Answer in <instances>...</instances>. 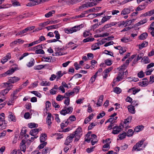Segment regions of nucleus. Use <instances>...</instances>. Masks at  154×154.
I'll list each match as a JSON object with an SVG mask.
<instances>
[{"label":"nucleus","mask_w":154,"mask_h":154,"mask_svg":"<svg viewBox=\"0 0 154 154\" xmlns=\"http://www.w3.org/2000/svg\"><path fill=\"white\" fill-rule=\"evenodd\" d=\"M144 140H141L137 143L133 147L132 151H139L143 150L145 148V146H143V145Z\"/></svg>","instance_id":"f257e3e1"},{"label":"nucleus","mask_w":154,"mask_h":154,"mask_svg":"<svg viewBox=\"0 0 154 154\" xmlns=\"http://www.w3.org/2000/svg\"><path fill=\"white\" fill-rule=\"evenodd\" d=\"M83 27L82 24L75 26L71 28H65L64 31L67 34L72 33L74 32H76L79 30Z\"/></svg>","instance_id":"f03ea898"},{"label":"nucleus","mask_w":154,"mask_h":154,"mask_svg":"<svg viewBox=\"0 0 154 154\" xmlns=\"http://www.w3.org/2000/svg\"><path fill=\"white\" fill-rule=\"evenodd\" d=\"M7 122L5 120V114L4 113L0 114V128L5 129L7 126Z\"/></svg>","instance_id":"7ed1b4c3"},{"label":"nucleus","mask_w":154,"mask_h":154,"mask_svg":"<svg viewBox=\"0 0 154 154\" xmlns=\"http://www.w3.org/2000/svg\"><path fill=\"white\" fill-rule=\"evenodd\" d=\"M73 108L72 107H67L65 106L60 112V113L62 115L65 116L67 114H71Z\"/></svg>","instance_id":"20e7f679"},{"label":"nucleus","mask_w":154,"mask_h":154,"mask_svg":"<svg viewBox=\"0 0 154 154\" xmlns=\"http://www.w3.org/2000/svg\"><path fill=\"white\" fill-rule=\"evenodd\" d=\"M91 133V132L90 131L88 132L87 134H86V137L85 138V141L89 143L91 140L92 139L95 140V139H97V136L94 134H92L90 135Z\"/></svg>","instance_id":"39448f33"},{"label":"nucleus","mask_w":154,"mask_h":154,"mask_svg":"<svg viewBox=\"0 0 154 154\" xmlns=\"http://www.w3.org/2000/svg\"><path fill=\"white\" fill-rule=\"evenodd\" d=\"M133 7H129L127 8H124L121 12V14L122 15H125L129 14L131 11H133Z\"/></svg>","instance_id":"423d86ee"},{"label":"nucleus","mask_w":154,"mask_h":154,"mask_svg":"<svg viewBox=\"0 0 154 154\" xmlns=\"http://www.w3.org/2000/svg\"><path fill=\"white\" fill-rule=\"evenodd\" d=\"M74 137V134H70L69 136L67 137L64 144L66 145H68L72 141Z\"/></svg>","instance_id":"0eeeda50"},{"label":"nucleus","mask_w":154,"mask_h":154,"mask_svg":"<svg viewBox=\"0 0 154 154\" xmlns=\"http://www.w3.org/2000/svg\"><path fill=\"white\" fill-rule=\"evenodd\" d=\"M124 72L122 70H119L118 73V76L116 77V81H119L123 79H125V77L124 75Z\"/></svg>","instance_id":"6e6552de"},{"label":"nucleus","mask_w":154,"mask_h":154,"mask_svg":"<svg viewBox=\"0 0 154 154\" xmlns=\"http://www.w3.org/2000/svg\"><path fill=\"white\" fill-rule=\"evenodd\" d=\"M51 113H48V116L46 119V122L48 125V128H50L51 125L52 124L51 121Z\"/></svg>","instance_id":"1a4fd4ad"},{"label":"nucleus","mask_w":154,"mask_h":154,"mask_svg":"<svg viewBox=\"0 0 154 154\" xmlns=\"http://www.w3.org/2000/svg\"><path fill=\"white\" fill-rule=\"evenodd\" d=\"M113 130L112 133L113 134H117L119 133L122 129L121 126H115L113 128Z\"/></svg>","instance_id":"9d476101"},{"label":"nucleus","mask_w":154,"mask_h":154,"mask_svg":"<svg viewBox=\"0 0 154 154\" xmlns=\"http://www.w3.org/2000/svg\"><path fill=\"white\" fill-rule=\"evenodd\" d=\"M9 115L8 117V120L9 121H13L15 122L16 121V119L15 116L12 114V112L9 111L8 112Z\"/></svg>","instance_id":"9b49d317"},{"label":"nucleus","mask_w":154,"mask_h":154,"mask_svg":"<svg viewBox=\"0 0 154 154\" xmlns=\"http://www.w3.org/2000/svg\"><path fill=\"white\" fill-rule=\"evenodd\" d=\"M82 128L80 127H79L72 134L74 135V137L75 136H81L82 135Z\"/></svg>","instance_id":"f8f14e48"},{"label":"nucleus","mask_w":154,"mask_h":154,"mask_svg":"<svg viewBox=\"0 0 154 154\" xmlns=\"http://www.w3.org/2000/svg\"><path fill=\"white\" fill-rule=\"evenodd\" d=\"M20 78L16 76L11 77L9 79V82L11 83L16 82L20 80Z\"/></svg>","instance_id":"ddd939ff"},{"label":"nucleus","mask_w":154,"mask_h":154,"mask_svg":"<svg viewBox=\"0 0 154 154\" xmlns=\"http://www.w3.org/2000/svg\"><path fill=\"white\" fill-rule=\"evenodd\" d=\"M143 81L139 82V85L142 86H146L147 85L149 84L148 79L146 78H144Z\"/></svg>","instance_id":"4468645a"},{"label":"nucleus","mask_w":154,"mask_h":154,"mask_svg":"<svg viewBox=\"0 0 154 154\" xmlns=\"http://www.w3.org/2000/svg\"><path fill=\"white\" fill-rule=\"evenodd\" d=\"M140 89L135 88H133L130 89L128 91V92L132 93L133 94H135L136 93L140 91Z\"/></svg>","instance_id":"2eb2a0df"},{"label":"nucleus","mask_w":154,"mask_h":154,"mask_svg":"<svg viewBox=\"0 0 154 154\" xmlns=\"http://www.w3.org/2000/svg\"><path fill=\"white\" fill-rule=\"evenodd\" d=\"M34 0H32L31 1H29L30 2L27 4L26 5V6H27L32 7L37 4H40V2H39V1L36 2Z\"/></svg>","instance_id":"dca6fc26"},{"label":"nucleus","mask_w":154,"mask_h":154,"mask_svg":"<svg viewBox=\"0 0 154 154\" xmlns=\"http://www.w3.org/2000/svg\"><path fill=\"white\" fill-rule=\"evenodd\" d=\"M39 132L38 128H35L32 129L29 132V134L32 136H35Z\"/></svg>","instance_id":"f3484780"},{"label":"nucleus","mask_w":154,"mask_h":154,"mask_svg":"<svg viewBox=\"0 0 154 154\" xmlns=\"http://www.w3.org/2000/svg\"><path fill=\"white\" fill-rule=\"evenodd\" d=\"M9 83L7 82L4 83L2 84V86L4 87H5L8 86L6 89L8 90V91L12 89L13 87V85H9Z\"/></svg>","instance_id":"a211bd4d"},{"label":"nucleus","mask_w":154,"mask_h":154,"mask_svg":"<svg viewBox=\"0 0 154 154\" xmlns=\"http://www.w3.org/2000/svg\"><path fill=\"white\" fill-rule=\"evenodd\" d=\"M15 69H12L10 70H9L7 71L5 73L3 74L2 75L3 76H6L8 75H10L13 73L16 70Z\"/></svg>","instance_id":"6ab92c4d"},{"label":"nucleus","mask_w":154,"mask_h":154,"mask_svg":"<svg viewBox=\"0 0 154 154\" xmlns=\"http://www.w3.org/2000/svg\"><path fill=\"white\" fill-rule=\"evenodd\" d=\"M148 21V20L147 19L145 18L143 20H140L139 22L137 23L135 25V26L136 27H138L140 26V25L143 24L145 23H146Z\"/></svg>","instance_id":"aec40b11"},{"label":"nucleus","mask_w":154,"mask_h":154,"mask_svg":"<svg viewBox=\"0 0 154 154\" xmlns=\"http://www.w3.org/2000/svg\"><path fill=\"white\" fill-rule=\"evenodd\" d=\"M100 45H101V44L100 42H98L93 45L91 47L92 50H95L100 49Z\"/></svg>","instance_id":"412c9836"},{"label":"nucleus","mask_w":154,"mask_h":154,"mask_svg":"<svg viewBox=\"0 0 154 154\" xmlns=\"http://www.w3.org/2000/svg\"><path fill=\"white\" fill-rule=\"evenodd\" d=\"M17 94L14 91L11 94L10 100H11V102H14V101L17 98Z\"/></svg>","instance_id":"4be33fe9"},{"label":"nucleus","mask_w":154,"mask_h":154,"mask_svg":"<svg viewBox=\"0 0 154 154\" xmlns=\"http://www.w3.org/2000/svg\"><path fill=\"white\" fill-rule=\"evenodd\" d=\"M129 112L132 114H134L135 112V108L133 106L129 105L128 107Z\"/></svg>","instance_id":"5701e85b"},{"label":"nucleus","mask_w":154,"mask_h":154,"mask_svg":"<svg viewBox=\"0 0 154 154\" xmlns=\"http://www.w3.org/2000/svg\"><path fill=\"white\" fill-rule=\"evenodd\" d=\"M153 14H154V10H151L148 12L145 13L144 14H142L141 16H150L152 15Z\"/></svg>","instance_id":"b1692460"},{"label":"nucleus","mask_w":154,"mask_h":154,"mask_svg":"<svg viewBox=\"0 0 154 154\" xmlns=\"http://www.w3.org/2000/svg\"><path fill=\"white\" fill-rule=\"evenodd\" d=\"M112 17L111 16H106L103 17L101 20V22L102 23H104L105 22L109 20Z\"/></svg>","instance_id":"393cba45"},{"label":"nucleus","mask_w":154,"mask_h":154,"mask_svg":"<svg viewBox=\"0 0 154 154\" xmlns=\"http://www.w3.org/2000/svg\"><path fill=\"white\" fill-rule=\"evenodd\" d=\"M148 45V42L145 41L143 42L142 43L140 44L139 45V48L140 49H141L147 46Z\"/></svg>","instance_id":"a878e982"},{"label":"nucleus","mask_w":154,"mask_h":154,"mask_svg":"<svg viewBox=\"0 0 154 154\" xmlns=\"http://www.w3.org/2000/svg\"><path fill=\"white\" fill-rule=\"evenodd\" d=\"M86 4L87 7H92L97 5L94 0H90V2H88Z\"/></svg>","instance_id":"bb28decb"},{"label":"nucleus","mask_w":154,"mask_h":154,"mask_svg":"<svg viewBox=\"0 0 154 154\" xmlns=\"http://www.w3.org/2000/svg\"><path fill=\"white\" fill-rule=\"evenodd\" d=\"M148 34L146 32H144L141 34L139 37V39L140 40L145 39L147 37Z\"/></svg>","instance_id":"cd10ccee"},{"label":"nucleus","mask_w":154,"mask_h":154,"mask_svg":"<svg viewBox=\"0 0 154 154\" xmlns=\"http://www.w3.org/2000/svg\"><path fill=\"white\" fill-rule=\"evenodd\" d=\"M34 27L32 26V27H28L25 29H23L22 31V33L23 34L26 33L27 32L29 31H30L34 29Z\"/></svg>","instance_id":"c85d7f7f"},{"label":"nucleus","mask_w":154,"mask_h":154,"mask_svg":"<svg viewBox=\"0 0 154 154\" xmlns=\"http://www.w3.org/2000/svg\"><path fill=\"white\" fill-rule=\"evenodd\" d=\"M55 11L54 10H52L50 11L49 12L46 13L45 15V17L48 18L52 16L53 14H54L55 13Z\"/></svg>","instance_id":"c756f323"},{"label":"nucleus","mask_w":154,"mask_h":154,"mask_svg":"<svg viewBox=\"0 0 154 154\" xmlns=\"http://www.w3.org/2000/svg\"><path fill=\"white\" fill-rule=\"evenodd\" d=\"M28 126L30 128H32L38 127V125L35 123H30L28 124Z\"/></svg>","instance_id":"7c9ffc66"},{"label":"nucleus","mask_w":154,"mask_h":154,"mask_svg":"<svg viewBox=\"0 0 154 154\" xmlns=\"http://www.w3.org/2000/svg\"><path fill=\"white\" fill-rule=\"evenodd\" d=\"M11 3L15 7L20 6V4L19 2L16 1V0H12Z\"/></svg>","instance_id":"2f4dec72"},{"label":"nucleus","mask_w":154,"mask_h":154,"mask_svg":"<svg viewBox=\"0 0 154 154\" xmlns=\"http://www.w3.org/2000/svg\"><path fill=\"white\" fill-rule=\"evenodd\" d=\"M46 135L45 134H42L40 137V139L41 142H44L46 140Z\"/></svg>","instance_id":"473e14b6"},{"label":"nucleus","mask_w":154,"mask_h":154,"mask_svg":"<svg viewBox=\"0 0 154 154\" xmlns=\"http://www.w3.org/2000/svg\"><path fill=\"white\" fill-rule=\"evenodd\" d=\"M45 66V65H40L35 66L34 67V69H35L40 70L44 67Z\"/></svg>","instance_id":"72a5a7b5"},{"label":"nucleus","mask_w":154,"mask_h":154,"mask_svg":"<svg viewBox=\"0 0 154 154\" xmlns=\"http://www.w3.org/2000/svg\"><path fill=\"white\" fill-rule=\"evenodd\" d=\"M110 27H111V26L109 23L106 24L105 25V26L102 28L100 29H99V30L100 32H101L103 31L105 29H107Z\"/></svg>","instance_id":"f704fd0d"},{"label":"nucleus","mask_w":154,"mask_h":154,"mask_svg":"<svg viewBox=\"0 0 154 154\" xmlns=\"http://www.w3.org/2000/svg\"><path fill=\"white\" fill-rule=\"evenodd\" d=\"M43 58L44 60V61L46 62H52L51 57H44Z\"/></svg>","instance_id":"c9c22d12"},{"label":"nucleus","mask_w":154,"mask_h":154,"mask_svg":"<svg viewBox=\"0 0 154 154\" xmlns=\"http://www.w3.org/2000/svg\"><path fill=\"white\" fill-rule=\"evenodd\" d=\"M34 59H32L27 64V66L29 67H30L33 66L34 65Z\"/></svg>","instance_id":"e433bc0d"},{"label":"nucleus","mask_w":154,"mask_h":154,"mask_svg":"<svg viewBox=\"0 0 154 154\" xmlns=\"http://www.w3.org/2000/svg\"><path fill=\"white\" fill-rule=\"evenodd\" d=\"M30 92L35 94L37 97L40 98L42 97V95L36 91H31Z\"/></svg>","instance_id":"4c0bfd02"},{"label":"nucleus","mask_w":154,"mask_h":154,"mask_svg":"<svg viewBox=\"0 0 154 154\" xmlns=\"http://www.w3.org/2000/svg\"><path fill=\"white\" fill-rule=\"evenodd\" d=\"M65 96H62L61 95H58L56 97V100L58 101H60L64 98H65Z\"/></svg>","instance_id":"58836bf2"},{"label":"nucleus","mask_w":154,"mask_h":154,"mask_svg":"<svg viewBox=\"0 0 154 154\" xmlns=\"http://www.w3.org/2000/svg\"><path fill=\"white\" fill-rule=\"evenodd\" d=\"M65 74V73H62L61 71H58L56 74L57 76V79H59Z\"/></svg>","instance_id":"ea45409f"},{"label":"nucleus","mask_w":154,"mask_h":154,"mask_svg":"<svg viewBox=\"0 0 154 154\" xmlns=\"http://www.w3.org/2000/svg\"><path fill=\"white\" fill-rule=\"evenodd\" d=\"M41 86H49L50 85V83L47 81H42L40 84Z\"/></svg>","instance_id":"a19ab883"},{"label":"nucleus","mask_w":154,"mask_h":154,"mask_svg":"<svg viewBox=\"0 0 154 154\" xmlns=\"http://www.w3.org/2000/svg\"><path fill=\"white\" fill-rule=\"evenodd\" d=\"M54 33L55 35V37L58 40V41L60 42L61 41L58 40L60 39V35L59 33L57 31H55L54 32Z\"/></svg>","instance_id":"79ce46f5"},{"label":"nucleus","mask_w":154,"mask_h":154,"mask_svg":"<svg viewBox=\"0 0 154 154\" xmlns=\"http://www.w3.org/2000/svg\"><path fill=\"white\" fill-rule=\"evenodd\" d=\"M122 91L121 89L119 87H116L114 89L113 91L117 94H120Z\"/></svg>","instance_id":"37998d69"},{"label":"nucleus","mask_w":154,"mask_h":154,"mask_svg":"<svg viewBox=\"0 0 154 154\" xmlns=\"http://www.w3.org/2000/svg\"><path fill=\"white\" fill-rule=\"evenodd\" d=\"M133 133L134 131L132 129H129L128 130L126 135L128 137H130L133 135Z\"/></svg>","instance_id":"c03bdc74"},{"label":"nucleus","mask_w":154,"mask_h":154,"mask_svg":"<svg viewBox=\"0 0 154 154\" xmlns=\"http://www.w3.org/2000/svg\"><path fill=\"white\" fill-rule=\"evenodd\" d=\"M132 119L131 116H128L124 121V123L125 124H127L131 122Z\"/></svg>","instance_id":"a18cd8bd"},{"label":"nucleus","mask_w":154,"mask_h":154,"mask_svg":"<svg viewBox=\"0 0 154 154\" xmlns=\"http://www.w3.org/2000/svg\"><path fill=\"white\" fill-rule=\"evenodd\" d=\"M126 135V133H123L122 134H120L119 135V137L120 140H122L125 138Z\"/></svg>","instance_id":"49530a36"},{"label":"nucleus","mask_w":154,"mask_h":154,"mask_svg":"<svg viewBox=\"0 0 154 154\" xmlns=\"http://www.w3.org/2000/svg\"><path fill=\"white\" fill-rule=\"evenodd\" d=\"M58 27L57 25H54L50 26L46 28L48 30H49L51 29H54L57 28Z\"/></svg>","instance_id":"de8ad7c7"},{"label":"nucleus","mask_w":154,"mask_h":154,"mask_svg":"<svg viewBox=\"0 0 154 154\" xmlns=\"http://www.w3.org/2000/svg\"><path fill=\"white\" fill-rule=\"evenodd\" d=\"M8 92V90L5 89L2 90L0 92V94L4 96L6 94H7Z\"/></svg>","instance_id":"09e8293b"},{"label":"nucleus","mask_w":154,"mask_h":154,"mask_svg":"<svg viewBox=\"0 0 154 154\" xmlns=\"http://www.w3.org/2000/svg\"><path fill=\"white\" fill-rule=\"evenodd\" d=\"M74 93V91H72L70 92H67L65 94V96L66 97H69L70 96L73 95Z\"/></svg>","instance_id":"8fccbe9b"},{"label":"nucleus","mask_w":154,"mask_h":154,"mask_svg":"<svg viewBox=\"0 0 154 154\" xmlns=\"http://www.w3.org/2000/svg\"><path fill=\"white\" fill-rule=\"evenodd\" d=\"M50 152V149L48 148H46L42 150V153L43 154H46Z\"/></svg>","instance_id":"3c124183"},{"label":"nucleus","mask_w":154,"mask_h":154,"mask_svg":"<svg viewBox=\"0 0 154 154\" xmlns=\"http://www.w3.org/2000/svg\"><path fill=\"white\" fill-rule=\"evenodd\" d=\"M105 115V113L104 111H102L101 113H100L97 115V119L102 118Z\"/></svg>","instance_id":"603ef678"},{"label":"nucleus","mask_w":154,"mask_h":154,"mask_svg":"<svg viewBox=\"0 0 154 154\" xmlns=\"http://www.w3.org/2000/svg\"><path fill=\"white\" fill-rule=\"evenodd\" d=\"M134 20L133 19L132 20H127L125 22V26H127L130 25L132 22L134 21Z\"/></svg>","instance_id":"864d4df0"},{"label":"nucleus","mask_w":154,"mask_h":154,"mask_svg":"<svg viewBox=\"0 0 154 154\" xmlns=\"http://www.w3.org/2000/svg\"><path fill=\"white\" fill-rule=\"evenodd\" d=\"M45 40V37L43 36H41L39 38V39L36 40L37 43H39L41 42L44 41Z\"/></svg>","instance_id":"5fc2aeb1"},{"label":"nucleus","mask_w":154,"mask_h":154,"mask_svg":"<svg viewBox=\"0 0 154 154\" xmlns=\"http://www.w3.org/2000/svg\"><path fill=\"white\" fill-rule=\"evenodd\" d=\"M145 8V6L144 5H139L136 9V11H140L142 10L143 9Z\"/></svg>","instance_id":"6e6d98bb"},{"label":"nucleus","mask_w":154,"mask_h":154,"mask_svg":"<svg viewBox=\"0 0 154 154\" xmlns=\"http://www.w3.org/2000/svg\"><path fill=\"white\" fill-rule=\"evenodd\" d=\"M105 63L106 64L109 66L111 65L112 64L111 60L109 59L106 60H105Z\"/></svg>","instance_id":"4d7b16f0"},{"label":"nucleus","mask_w":154,"mask_h":154,"mask_svg":"<svg viewBox=\"0 0 154 154\" xmlns=\"http://www.w3.org/2000/svg\"><path fill=\"white\" fill-rule=\"evenodd\" d=\"M138 76L140 78H142L144 76V74L143 71H141L138 73Z\"/></svg>","instance_id":"13d9d810"},{"label":"nucleus","mask_w":154,"mask_h":154,"mask_svg":"<svg viewBox=\"0 0 154 154\" xmlns=\"http://www.w3.org/2000/svg\"><path fill=\"white\" fill-rule=\"evenodd\" d=\"M35 52L37 54H43L45 53L44 51L43 50L41 49L36 50Z\"/></svg>","instance_id":"bf43d9fd"},{"label":"nucleus","mask_w":154,"mask_h":154,"mask_svg":"<svg viewBox=\"0 0 154 154\" xmlns=\"http://www.w3.org/2000/svg\"><path fill=\"white\" fill-rule=\"evenodd\" d=\"M94 38H87L84 39L83 40V41L84 42H91L93 41L94 40Z\"/></svg>","instance_id":"052dcab7"},{"label":"nucleus","mask_w":154,"mask_h":154,"mask_svg":"<svg viewBox=\"0 0 154 154\" xmlns=\"http://www.w3.org/2000/svg\"><path fill=\"white\" fill-rule=\"evenodd\" d=\"M26 146L25 144L20 145V148L21 151H23L24 152L26 150Z\"/></svg>","instance_id":"680f3d73"},{"label":"nucleus","mask_w":154,"mask_h":154,"mask_svg":"<svg viewBox=\"0 0 154 154\" xmlns=\"http://www.w3.org/2000/svg\"><path fill=\"white\" fill-rule=\"evenodd\" d=\"M104 53L106 54L110 55L111 56H113V54L112 53L111 51H109L107 50H105L104 51Z\"/></svg>","instance_id":"e2e57ef3"},{"label":"nucleus","mask_w":154,"mask_h":154,"mask_svg":"<svg viewBox=\"0 0 154 154\" xmlns=\"http://www.w3.org/2000/svg\"><path fill=\"white\" fill-rule=\"evenodd\" d=\"M126 51L124 48L123 47H121L119 48V52L121 54H122L123 53L125 52Z\"/></svg>","instance_id":"0e129e2a"},{"label":"nucleus","mask_w":154,"mask_h":154,"mask_svg":"<svg viewBox=\"0 0 154 154\" xmlns=\"http://www.w3.org/2000/svg\"><path fill=\"white\" fill-rule=\"evenodd\" d=\"M70 99L69 97H67L66 99L65 100L64 103L67 106L69 104Z\"/></svg>","instance_id":"69168bd1"},{"label":"nucleus","mask_w":154,"mask_h":154,"mask_svg":"<svg viewBox=\"0 0 154 154\" xmlns=\"http://www.w3.org/2000/svg\"><path fill=\"white\" fill-rule=\"evenodd\" d=\"M46 142H44L40 144L38 147V148L39 149H42L47 144Z\"/></svg>","instance_id":"338daca9"},{"label":"nucleus","mask_w":154,"mask_h":154,"mask_svg":"<svg viewBox=\"0 0 154 154\" xmlns=\"http://www.w3.org/2000/svg\"><path fill=\"white\" fill-rule=\"evenodd\" d=\"M76 118L75 116L72 115L70 116L69 118V120L71 122L74 121L76 120Z\"/></svg>","instance_id":"774afa93"}]
</instances>
